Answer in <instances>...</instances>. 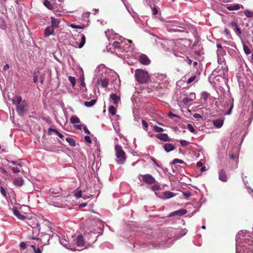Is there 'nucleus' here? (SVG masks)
Wrapping results in <instances>:
<instances>
[{"label":"nucleus","mask_w":253,"mask_h":253,"mask_svg":"<svg viewBox=\"0 0 253 253\" xmlns=\"http://www.w3.org/2000/svg\"><path fill=\"white\" fill-rule=\"evenodd\" d=\"M10 163H11L13 165H16L18 166V167H21V166H22V164L21 163H17V162L14 161H11V162H10Z\"/></svg>","instance_id":"bf43d9fd"},{"label":"nucleus","mask_w":253,"mask_h":253,"mask_svg":"<svg viewBox=\"0 0 253 253\" xmlns=\"http://www.w3.org/2000/svg\"><path fill=\"white\" fill-rule=\"evenodd\" d=\"M110 98L113 101L115 105H117L119 100H120V98L116 94H111L110 95Z\"/></svg>","instance_id":"412c9836"},{"label":"nucleus","mask_w":253,"mask_h":253,"mask_svg":"<svg viewBox=\"0 0 253 253\" xmlns=\"http://www.w3.org/2000/svg\"><path fill=\"white\" fill-rule=\"evenodd\" d=\"M222 124H223V121L221 120H216L213 121V125L217 128L221 127Z\"/></svg>","instance_id":"4be33fe9"},{"label":"nucleus","mask_w":253,"mask_h":253,"mask_svg":"<svg viewBox=\"0 0 253 253\" xmlns=\"http://www.w3.org/2000/svg\"><path fill=\"white\" fill-rule=\"evenodd\" d=\"M185 61L189 65H191L192 63V60L188 58V57H186Z\"/></svg>","instance_id":"052dcab7"},{"label":"nucleus","mask_w":253,"mask_h":253,"mask_svg":"<svg viewBox=\"0 0 253 253\" xmlns=\"http://www.w3.org/2000/svg\"><path fill=\"white\" fill-rule=\"evenodd\" d=\"M56 130H57V129H55V128H49L48 129V134H49V135H51V133H51V132H54V131H56Z\"/></svg>","instance_id":"e2e57ef3"},{"label":"nucleus","mask_w":253,"mask_h":253,"mask_svg":"<svg viewBox=\"0 0 253 253\" xmlns=\"http://www.w3.org/2000/svg\"><path fill=\"white\" fill-rule=\"evenodd\" d=\"M230 104V108H229V110L228 112H226V115H230L231 114V111H232V109L233 108V101L231 102L225 101L224 105H226L228 106V105Z\"/></svg>","instance_id":"bb28decb"},{"label":"nucleus","mask_w":253,"mask_h":253,"mask_svg":"<svg viewBox=\"0 0 253 253\" xmlns=\"http://www.w3.org/2000/svg\"><path fill=\"white\" fill-rule=\"evenodd\" d=\"M164 149L166 152H169L175 149V147L171 143H167L164 145Z\"/></svg>","instance_id":"6ab92c4d"},{"label":"nucleus","mask_w":253,"mask_h":253,"mask_svg":"<svg viewBox=\"0 0 253 253\" xmlns=\"http://www.w3.org/2000/svg\"><path fill=\"white\" fill-rule=\"evenodd\" d=\"M53 206H55V207H61L62 204H60L58 202H56L55 203V204H52Z\"/></svg>","instance_id":"774afa93"},{"label":"nucleus","mask_w":253,"mask_h":253,"mask_svg":"<svg viewBox=\"0 0 253 253\" xmlns=\"http://www.w3.org/2000/svg\"><path fill=\"white\" fill-rule=\"evenodd\" d=\"M113 46L115 48L120 49V43L118 41H115L113 42Z\"/></svg>","instance_id":"a19ab883"},{"label":"nucleus","mask_w":253,"mask_h":253,"mask_svg":"<svg viewBox=\"0 0 253 253\" xmlns=\"http://www.w3.org/2000/svg\"><path fill=\"white\" fill-rule=\"evenodd\" d=\"M154 131L156 132H162L163 131V128L157 126H154Z\"/></svg>","instance_id":"ea45409f"},{"label":"nucleus","mask_w":253,"mask_h":253,"mask_svg":"<svg viewBox=\"0 0 253 253\" xmlns=\"http://www.w3.org/2000/svg\"><path fill=\"white\" fill-rule=\"evenodd\" d=\"M31 248L33 249L34 252H35V253H41V249L39 248H36L35 245H31Z\"/></svg>","instance_id":"58836bf2"},{"label":"nucleus","mask_w":253,"mask_h":253,"mask_svg":"<svg viewBox=\"0 0 253 253\" xmlns=\"http://www.w3.org/2000/svg\"><path fill=\"white\" fill-rule=\"evenodd\" d=\"M84 132H85V134H90V132L88 130V129L87 128L86 126L84 127Z\"/></svg>","instance_id":"0e129e2a"},{"label":"nucleus","mask_w":253,"mask_h":253,"mask_svg":"<svg viewBox=\"0 0 253 253\" xmlns=\"http://www.w3.org/2000/svg\"><path fill=\"white\" fill-rule=\"evenodd\" d=\"M33 230H32V240H39V238L37 237V236L39 235L40 230H41L39 227L32 228Z\"/></svg>","instance_id":"ddd939ff"},{"label":"nucleus","mask_w":253,"mask_h":253,"mask_svg":"<svg viewBox=\"0 0 253 253\" xmlns=\"http://www.w3.org/2000/svg\"><path fill=\"white\" fill-rule=\"evenodd\" d=\"M70 123H71L72 124L79 123H80V120H79L77 116H73L71 118H70Z\"/></svg>","instance_id":"b1692460"},{"label":"nucleus","mask_w":253,"mask_h":253,"mask_svg":"<svg viewBox=\"0 0 253 253\" xmlns=\"http://www.w3.org/2000/svg\"><path fill=\"white\" fill-rule=\"evenodd\" d=\"M152 13L153 15H155L158 13V8L157 6H154L152 8Z\"/></svg>","instance_id":"09e8293b"},{"label":"nucleus","mask_w":253,"mask_h":253,"mask_svg":"<svg viewBox=\"0 0 253 253\" xmlns=\"http://www.w3.org/2000/svg\"><path fill=\"white\" fill-rule=\"evenodd\" d=\"M85 43V37L84 34L82 35L81 38V42H80V44H78V47L80 48H82L84 44Z\"/></svg>","instance_id":"a878e982"},{"label":"nucleus","mask_w":253,"mask_h":253,"mask_svg":"<svg viewBox=\"0 0 253 253\" xmlns=\"http://www.w3.org/2000/svg\"><path fill=\"white\" fill-rule=\"evenodd\" d=\"M186 212H187V211L185 209L178 210L172 212L170 214V216H174L175 215L182 216L185 214Z\"/></svg>","instance_id":"4468645a"},{"label":"nucleus","mask_w":253,"mask_h":253,"mask_svg":"<svg viewBox=\"0 0 253 253\" xmlns=\"http://www.w3.org/2000/svg\"><path fill=\"white\" fill-rule=\"evenodd\" d=\"M196 79V75L193 74L192 76L190 77V78L188 79L187 81V84H190L192 83Z\"/></svg>","instance_id":"e433bc0d"},{"label":"nucleus","mask_w":253,"mask_h":253,"mask_svg":"<svg viewBox=\"0 0 253 253\" xmlns=\"http://www.w3.org/2000/svg\"><path fill=\"white\" fill-rule=\"evenodd\" d=\"M44 5L46 6V8L51 9H52V5L51 4V3L48 0H44L43 2Z\"/></svg>","instance_id":"f704fd0d"},{"label":"nucleus","mask_w":253,"mask_h":253,"mask_svg":"<svg viewBox=\"0 0 253 253\" xmlns=\"http://www.w3.org/2000/svg\"><path fill=\"white\" fill-rule=\"evenodd\" d=\"M9 68V65H8V64H5V65H4V67H3V70H4V71H6Z\"/></svg>","instance_id":"69168bd1"},{"label":"nucleus","mask_w":253,"mask_h":253,"mask_svg":"<svg viewBox=\"0 0 253 253\" xmlns=\"http://www.w3.org/2000/svg\"><path fill=\"white\" fill-rule=\"evenodd\" d=\"M45 222L47 223V225L46 227H44L42 226V235H41V237L39 238V239L37 240H40L41 242L44 243V244H46L49 241L50 237L53 235V230L52 228L49 226L50 223L48 221H45Z\"/></svg>","instance_id":"f03ea898"},{"label":"nucleus","mask_w":253,"mask_h":253,"mask_svg":"<svg viewBox=\"0 0 253 253\" xmlns=\"http://www.w3.org/2000/svg\"><path fill=\"white\" fill-rule=\"evenodd\" d=\"M84 245V237L82 235H78L77 238V246L78 247H83Z\"/></svg>","instance_id":"2eb2a0df"},{"label":"nucleus","mask_w":253,"mask_h":253,"mask_svg":"<svg viewBox=\"0 0 253 253\" xmlns=\"http://www.w3.org/2000/svg\"><path fill=\"white\" fill-rule=\"evenodd\" d=\"M109 112L111 115L114 116L116 114V108L113 106H110L109 107Z\"/></svg>","instance_id":"7c9ffc66"},{"label":"nucleus","mask_w":253,"mask_h":253,"mask_svg":"<svg viewBox=\"0 0 253 253\" xmlns=\"http://www.w3.org/2000/svg\"><path fill=\"white\" fill-rule=\"evenodd\" d=\"M142 176V180H143L144 182L147 184H155V179L153 176H152L150 174H145L144 175H141Z\"/></svg>","instance_id":"39448f33"},{"label":"nucleus","mask_w":253,"mask_h":253,"mask_svg":"<svg viewBox=\"0 0 253 253\" xmlns=\"http://www.w3.org/2000/svg\"><path fill=\"white\" fill-rule=\"evenodd\" d=\"M0 193H1V194H2L3 197H6V190L4 189V188L2 186L0 187Z\"/></svg>","instance_id":"8fccbe9b"},{"label":"nucleus","mask_w":253,"mask_h":253,"mask_svg":"<svg viewBox=\"0 0 253 253\" xmlns=\"http://www.w3.org/2000/svg\"><path fill=\"white\" fill-rule=\"evenodd\" d=\"M75 197L77 198V199H79L82 197V191H77L76 192H75Z\"/></svg>","instance_id":"c03bdc74"},{"label":"nucleus","mask_w":253,"mask_h":253,"mask_svg":"<svg viewBox=\"0 0 253 253\" xmlns=\"http://www.w3.org/2000/svg\"><path fill=\"white\" fill-rule=\"evenodd\" d=\"M135 77L139 84L146 83L149 79L147 72L142 69L135 70Z\"/></svg>","instance_id":"7ed1b4c3"},{"label":"nucleus","mask_w":253,"mask_h":253,"mask_svg":"<svg viewBox=\"0 0 253 253\" xmlns=\"http://www.w3.org/2000/svg\"><path fill=\"white\" fill-rule=\"evenodd\" d=\"M84 140H85V141L88 142L89 144H90L91 143L90 137L89 136H84Z\"/></svg>","instance_id":"6e6d98bb"},{"label":"nucleus","mask_w":253,"mask_h":253,"mask_svg":"<svg viewBox=\"0 0 253 253\" xmlns=\"http://www.w3.org/2000/svg\"><path fill=\"white\" fill-rule=\"evenodd\" d=\"M187 129H188L190 131V132L193 133H195V132L196 131V130L193 128L192 125L190 124L187 125Z\"/></svg>","instance_id":"37998d69"},{"label":"nucleus","mask_w":253,"mask_h":253,"mask_svg":"<svg viewBox=\"0 0 253 253\" xmlns=\"http://www.w3.org/2000/svg\"><path fill=\"white\" fill-rule=\"evenodd\" d=\"M218 179L224 182L227 180V174L223 169H220L218 172Z\"/></svg>","instance_id":"6e6552de"},{"label":"nucleus","mask_w":253,"mask_h":253,"mask_svg":"<svg viewBox=\"0 0 253 253\" xmlns=\"http://www.w3.org/2000/svg\"><path fill=\"white\" fill-rule=\"evenodd\" d=\"M50 196L52 197H58L60 194V189H52L49 191Z\"/></svg>","instance_id":"aec40b11"},{"label":"nucleus","mask_w":253,"mask_h":253,"mask_svg":"<svg viewBox=\"0 0 253 253\" xmlns=\"http://www.w3.org/2000/svg\"><path fill=\"white\" fill-rule=\"evenodd\" d=\"M66 140L67 142L69 143L70 145H71L72 146H75L76 142H75V140H74L73 139H72L70 137H67L66 138Z\"/></svg>","instance_id":"c756f323"},{"label":"nucleus","mask_w":253,"mask_h":253,"mask_svg":"<svg viewBox=\"0 0 253 253\" xmlns=\"http://www.w3.org/2000/svg\"><path fill=\"white\" fill-rule=\"evenodd\" d=\"M96 103V100L92 99L89 101H85L84 102V105L90 107L94 105Z\"/></svg>","instance_id":"cd10ccee"},{"label":"nucleus","mask_w":253,"mask_h":253,"mask_svg":"<svg viewBox=\"0 0 253 253\" xmlns=\"http://www.w3.org/2000/svg\"><path fill=\"white\" fill-rule=\"evenodd\" d=\"M229 157H230V159L232 160L235 161L236 160V156L231 152L229 153Z\"/></svg>","instance_id":"de8ad7c7"},{"label":"nucleus","mask_w":253,"mask_h":253,"mask_svg":"<svg viewBox=\"0 0 253 253\" xmlns=\"http://www.w3.org/2000/svg\"><path fill=\"white\" fill-rule=\"evenodd\" d=\"M12 104L16 105V109L18 115L23 116L27 113L28 105L27 102L22 99V97L16 95L11 99Z\"/></svg>","instance_id":"f257e3e1"},{"label":"nucleus","mask_w":253,"mask_h":253,"mask_svg":"<svg viewBox=\"0 0 253 253\" xmlns=\"http://www.w3.org/2000/svg\"><path fill=\"white\" fill-rule=\"evenodd\" d=\"M11 170H12V171H14V172L15 173H19L20 171V169L17 167L12 168V169H11Z\"/></svg>","instance_id":"13d9d810"},{"label":"nucleus","mask_w":253,"mask_h":253,"mask_svg":"<svg viewBox=\"0 0 253 253\" xmlns=\"http://www.w3.org/2000/svg\"><path fill=\"white\" fill-rule=\"evenodd\" d=\"M180 143L181 146L184 147L187 146V145L189 144V142H188L187 140H180Z\"/></svg>","instance_id":"3c124183"},{"label":"nucleus","mask_w":253,"mask_h":253,"mask_svg":"<svg viewBox=\"0 0 253 253\" xmlns=\"http://www.w3.org/2000/svg\"><path fill=\"white\" fill-rule=\"evenodd\" d=\"M26 222L32 228L39 227V223L36 217L28 219Z\"/></svg>","instance_id":"423d86ee"},{"label":"nucleus","mask_w":253,"mask_h":253,"mask_svg":"<svg viewBox=\"0 0 253 253\" xmlns=\"http://www.w3.org/2000/svg\"><path fill=\"white\" fill-rule=\"evenodd\" d=\"M139 61L142 65H148L150 64V60L145 54H142L139 58Z\"/></svg>","instance_id":"1a4fd4ad"},{"label":"nucleus","mask_w":253,"mask_h":253,"mask_svg":"<svg viewBox=\"0 0 253 253\" xmlns=\"http://www.w3.org/2000/svg\"><path fill=\"white\" fill-rule=\"evenodd\" d=\"M60 23V20L58 19L54 18L53 17H51V26L54 28H58V25Z\"/></svg>","instance_id":"a211bd4d"},{"label":"nucleus","mask_w":253,"mask_h":253,"mask_svg":"<svg viewBox=\"0 0 253 253\" xmlns=\"http://www.w3.org/2000/svg\"><path fill=\"white\" fill-rule=\"evenodd\" d=\"M68 80H69L70 83H71L72 85L74 86L76 84V79L74 77L69 76L68 77Z\"/></svg>","instance_id":"4c0bfd02"},{"label":"nucleus","mask_w":253,"mask_h":253,"mask_svg":"<svg viewBox=\"0 0 253 253\" xmlns=\"http://www.w3.org/2000/svg\"><path fill=\"white\" fill-rule=\"evenodd\" d=\"M154 185L151 186V189L153 191H159L160 189V186L158 183H155Z\"/></svg>","instance_id":"72a5a7b5"},{"label":"nucleus","mask_w":253,"mask_h":253,"mask_svg":"<svg viewBox=\"0 0 253 253\" xmlns=\"http://www.w3.org/2000/svg\"><path fill=\"white\" fill-rule=\"evenodd\" d=\"M244 14L248 18H251L253 16V12L249 10H244Z\"/></svg>","instance_id":"c9c22d12"},{"label":"nucleus","mask_w":253,"mask_h":253,"mask_svg":"<svg viewBox=\"0 0 253 253\" xmlns=\"http://www.w3.org/2000/svg\"><path fill=\"white\" fill-rule=\"evenodd\" d=\"M164 197L166 199H169L170 198H172L173 197L174 194L172 192H170L169 191H166L164 192Z\"/></svg>","instance_id":"c85d7f7f"},{"label":"nucleus","mask_w":253,"mask_h":253,"mask_svg":"<svg viewBox=\"0 0 253 253\" xmlns=\"http://www.w3.org/2000/svg\"><path fill=\"white\" fill-rule=\"evenodd\" d=\"M241 5L239 4H227L225 5L227 9L232 11V10H238L240 9Z\"/></svg>","instance_id":"f8f14e48"},{"label":"nucleus","mask_w":253,"mask_h":253,"mask_svg":"<svg viewBox=\"0 0 253 253\" xmlns=\"http://www.w3.org/2000/svg\"><path fill=\"white\" fill-rule=\"evenodd\" d=\"M24 180L22 177H16L14 179L13 183L16 186H21L23 185Z\"/></svg>","instance_id":"f3484780"},{"label":"nucleus","mask_w":253,"mask_h":253,"mask_svg":"<svg viewBox=\"0 0 253 253\" xmlns=\"http://www.w3.org/2000/svg\"><path fill=\"white\" fill-rule=\"evenodd\" d=\"M176 163H180V164H183L184 162L180 159H174L173 160V162H172V164L175 165Z\"/></svg>","instance_id":"a18cd8bd"},{"label":"nucleus","mask_w":253,"mask_h":253,"mask_svg":"<svg viewBox=\"0 0 253 253\" xmlns=\"http://www.w3.org/2000/svg\"><path fill=\"white\" fill-rule=\"evenodd\" d=\"M20 247H21V249L24 250L27 247V245L25 242H22L21 244H20Z\"/></svg>","instance_id":"4d7b16f0"},{"label":"nucleus","mask_w":253,"mask_h":253,"mask_svg":"<svg viewBox=\"0 0 253 253\" xmlns=\"http://www.w3.org/2000/svg\"><path fill=\"white\" fill-rule=\"evenodd\" d=\"M191 101V100L189 99L187 97H184L183 99V102L185 104H186L189 102Z\"/></svg>","instance_id":"680f3d73"},{"label":"nucleus","mask_w":253,"mask_h":253,"mask_svg":"<svg viewBox=\"0 0 253 253\" xmlns=\"http://www.w3.org/2000/svg\"><path fill=\"white\" fill-rule=\"evenodd\" d=\"M224 32L226 35L230 36V34H229V30L227 29H225Z\"/></svg>","instance_id":"338daca9"},{"label":"nucleus","mask_w":253,"mask_h":253,"mask_svg":"<svg viewBox=\"0 0 253 253\" xmlns=\"http://www.w3.org/2000/svg\"><path fill=\"white\" fill-rule=\"evenodd\" d=\"M142 127L144 130H147L148 128V124L147 122H146L144 120H142Z\"/></svg>","instance_id":"79ce46f5"},{"label":"nucleus","mask_w":253,"mask_h":253,"mask_svg":"<svg viewBox=\"0 0 253 253\" xmlns=\"http://www.w3.org/2000/svg\"><path fill=\"white\" fill-rule=\"evenodd\" d=\"M156 137H157L158 139L165 142L170 141L169 137L166 133L157 134H156Z\"/></svg>","instance_id":"9b49d317"},{"label":"nucleus","mask_w":253,"mask_h":253,"mask_svg":"<svg viewBox=\"0 0 253 253\" xmlns=\"http://www.w3.org/2000/svg\"><path fill=\"white\" fill-rule=\"evenodd\" d=\"M183 194L185 198L187 199H189V198H190L191 195L190 192H183Z\"/></svg>","instance_id":"603ef678"},{"label":"nucleus","mask_w":253,"mask_h":253,"mask_svg":"<svg viewBox=\"0 0 253 253\" xmlns=\"http://www.w3.org/2000/svg\"><path fill=\"white\" fill-rule=\"evenodd\" d=\"M251 246L250 245H244L243 246L242 249L239 250V248H237V253H253V251L251 250L250 248Z\"/></svg>","instance_id":"0eeeda50"},{"label":"nucleus","mask_w":253,"mask_h":253,"mask_svg":"<svg viewBox=\"0 0 253 253\" xmlns=\"http://www.w3.org/2000/svg\"><path fill=\"white\" fill-rule=\"evenodd\" d=\"M193 117H194V118L197 119H202V116L198 113H195L194 115H193Z\"/></svg>","instance_id":"5fc2aeb1"},{"label":"nucleus","mask_w":253,"mask_h":253,"mask_svg":"<svg viewBox=\"0 0 253 253\" xmlns=\"http://www.w3.org/2000/svg\"><path fill=\"white\" fill-rule=\"evenodd\" d=\"M236 31V33H237V35L239 36L241 34V29L239 28V27H236L235 28H232Z\"/></svg>","instance_id":"864d4df0"},{"label":"nucleus","mask_w":253,"mask_h":253,"mask_svg":"<svg viewBox=\"0 0 253 253\" xmlns=\"http://www.w3.org/2000/svg\"><path fill=\"white\" fill-rule=\"evenodd\" d=\"M12 210L13 213H14V215L16 216L17 218L22 220L26 219V217L24 215L20 213V212L16 208H13Z\"/></svg>","instance_id":"dca6fc26"},{"label":"nucleus","mask_w":253,"mask_h":253,"mask_svg":"<svg viewBox=\"0 0 253 253\" xmlns=\"http://www.w3.org/2000/svg\"><path fill=\"white\" fill-rule=\"evenodd\" d=\"M229 27H230L231 28L239 27V26H238L237 24L233 22L229 23Z\"/></svg>","instance_id":"49530a36"},{"label":"nucleus","mask_w":253,"mask_h":253,"mask_svg":"<svg viewBox=\"0 0 253 253\" xmlns=\"http://www.w3.org/2000/svg\"><path fill=\"white\" fill-rule=\"evenodd\" d=\"M115 151H116V156L117 158V162L120 165L123 164L126 159L125 152L124 151L122 147L118 144L115 146Z\"/></svg>","instance_id":"20e7f679"},{"label":"nucleus","mask_w":253,"mask_h":253,"mask_svg":"<svg viewBox=\"0 0 253 253\" xmlns=\"http://www.w3.org/2000/svg\"><path fill=\"white\" fill-rule=\"evenodd\" d=\"M55 28H56L50 26H48L46 27L45 29V32H44V35H45V37H48L51 35H54V30L53 29Z\"/></svg>","instance_id":"9d476101"},{"label":"nucleus","mask_w":253,"mask_h":253,"mask_svg":"<svg viewBox=\"0 0 253 253\" xmlns=\"http://www.w3.org/2000/svg\"><path fill=\"white\" fill-rule=\"evenodd\" d=\"M99 84L102 85V87L105 88L108 86V81L106 79H101L99 80Z\"/></svg>","instance_id":"393cba45"},{"label":"nucleus","mask_w":253,"mask_h":253,"mask_svg":"<svg viewBox=\"0 0 253 253\" xmlns=\"http://www.w3.org/2000/svg\"><path fill=\"white\" fill-rule=\"evenodd\" d=\"M243 44V49H244V52H245L246 55H249L251 53V50L249 49L247 45H246L244 43V41H242Z\"/></svg>","instance_id":"5701e85b"},{"label":"nucleus","mask_w":253,"mask_h":253,"mask_svg":"<svg viewBox=\"0 0 253 253\" xmlns=\"http://www.w3.org/2000/svg\"><path fill=\"white\" fill-rule=\"evenodd\" d=\"M209 96L210 94L206 91H204L202 92V94H201V97H202V99L204 100L205 102H207V98Z\"/></svg>","instance_id":"2f4dec72"},{"label":"nucleus","mask_w":253,"mask_h":253,"mask_svg":"<svg viewBox=\"0 0 253 253\" xmlns=\"http://www.w3.org/2000/svg\"><path fill=\"white\" fill-rule=\"evenodd\" d=\"M70 27L74 29H84V25H75L74 24H72L70 25Z\"/></svg>","instance_id":"473e14b6"}]
</instances>
